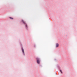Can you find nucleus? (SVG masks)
<instances>
[{"label":"nucleus","instance_id":"f257e3e1","mask_svg":"<svg viewBox=\"0 0 77 77\" xmlns=\"http://www.w3.org/2000/svg\"><path fill=\"white\" fill-rule=\"evenodd\" d=\"M36 60L37 63H38V64H39V63H40V60L39 58H37Z\"/></svg>","mask_w":77,"mask_h":77},{"label":"nucleus","instance_id":"f03ea898","mask_svg":"<svg viewBox=\"0 0 77 77\" xmlns=\"http://www.w3.org/2000/svg\"><path fill=\"white\" fill-rule=\"evenodd\" d=\"M59 47V44L58 43H56V47L57 48V47Z\"/></svg>","mask_w":77,"mask_h":77},{"label":"nucleus","instance_id":"7ed1b4c3","mask_svg":"<svg viewBox=\"0 0 77 77\" xmlns=\"http://www.w3.org/2000/svg\"><path fill=\"white\" fill-rule=\"evenodd\" d=\"M22 50L23 53H24V49H23V48H22Z\"/></svg>","mask_w":77,"mask_h":77},{"label":"nucleus","instance_id":"20e7f679","mask_svg":"<svg viewBox=\"0 0 77 77\" xmlns=\"http://www.w3.org/2000/svg\"><path fill=\"white\" fill-rule=\"evenodd\" d=\"M22 21L23 22V23H24V24H26V23H25V22H24V20H23Z\"/></svg>","mask_w":77,"mask_h":77},{"label":"nucleus","instance_id":"39448f33","mask_svg":"<svg viewBox=\"0 0 77 77\" xmlns=\"http://www.w3.org/2000/svg\"><path fill=\"white\" fill-rule=\"evenodd\" d=\"M10 19H11V20H13L14 19L12 17H10Z\"/></svg>","mask_w":77,"mask_h":77},{"label":"nucleus","instance_id":"423d86ee","mask_svg":"<svg viewBox=\"0 0 77 77\" xmlns=\"http://www.w3.org/2000/svg\"><path fill=\"white\" fill-rule=\"evenodd\" d=\"M26 28H27V24H26Z\"/></svg>","mask_w":77,"mask_h":77},{"label":"nucleus","instance_id":"0eeeda50","mask_svg":"<svg viewBox=\"0 0 77 77\" xmlns=\"http://www.w3.org/2000/svg\"><path fill=\"white\" fill-rule=\"evenodd\" d=\"M60 72H61V73H62V70H60Z\"/></svg>","mask_w":77,"mask_h":77},{"label":"nucleus","instance_id":"6e6552de","mask_svg":"<svg viewBox=\"0 0 77 77\" xmlns=\"http://www.w3.org/2000/svg\"><path fill=\"white\" fill-rule=\"evenodd\" d=\"M60 72H61V73H62V70H60Z\"/></svg>","mask_w":77,"mask_h":77}]
</instances>
